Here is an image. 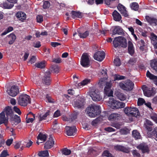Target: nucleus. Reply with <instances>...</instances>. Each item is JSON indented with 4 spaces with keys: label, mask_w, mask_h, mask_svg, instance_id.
<instances>
[{
    "label": "nucleus",
    "mask_w": 157,
    "mask_h": 157,
    "mask_svg": "<svg viewBox=\"0 0 157 157\" xmlns=\"http://www.w3.org/2000/svg\"><path fill=\"white\" fill-rule=\"evenodd\" d=\"M133 157H140V155L136 150H133L131 151Z\"/></svg>",
    "instance_id": "43"
},
{
    "label": "nucleus",
    "mask_w": 157,
    "mask_h": 157,
    "mask_svg": "<svg viewBox=\"0 0 157 157\" xmlns=\"http://www.w3.org/2000/svg\"><path fill=\"white\" fill-rule=\"evenodd\" d=\"M45 63L46 62L44 61L36 63L35 66L38 68H43L45 66Z\"/></svg>",
    "instance_id": "35"
},
{
    "label": "nucleus",
    "mask_w": 157,
    "mask_h": 157,
    "mask_svg": "<svg viewBox=\"0 0 157 157\" xmlns=\"http://www.w3.org/2000/svg\"><path fill=\"white\" fill-rule=\"evenodd\" d=\"M142 89L144 95L147 97H150L154 96L155 94V90L153 88H149L145 85H143Z\"/></svg>",
    "instance_id": "7"
},
{
    "label": "nucleus",
    "mask_w": 157,
    "mask_h": 157,
    "mask_svg": "<svg viewBox=\"0 0 157 157\" xmlns=\"http://www.w3.org/2000/svg\"><path fill=\"white\" fill-rule=\"evenodd\" d=\"M18 104L22 106H26L31 103V98L29 96L26 94H21L17 99Z\"/></svg>",
    "instance_id": "2"
},
{
    "label": "nucleus",
    "mask_w": 157,
    "mask_h": 157,
    "mask_svg": "<svg viewBox=\"0 0 157 157\" xmlns=\"http://www.w3.org/2000/svg\"><path fill=\"white\" fill-rule=\"evenodd\" d=\"M117 97L121 101L124 100L126 98L125 95L120 92L118 93L117 94Z\"/></svg>",
    "instance_id": "45"
},
{
    "label": "nucleus",
    "mask_w": 157,
    "mask_h": 157,
    "mask_svg": "<svg viewBox=\"0 0 157 157\" xmlns=\"http://www.w3.org/2000/svg\"><path fill=\"white\" fill-rule=\"evenodd\" d=\"M85 104L84 100L80 98L75 102L74 103V107L78 109L81 108L83 107Z\"/></svg>",
    "instance_id": "19"
},
{
    "label": "nucleus",
    "mask_w": 157,
    "mask_h": 157,
    "mask_svg": "<svg viewBox=\"0 0 157 157\" xmlns=\"http://www.w3.org/2000/svg\"><path fill=\"white\" fill-rule=\"evenodd\" d=\"M13 141V139L12 138L8 139L6 142V144L8 146H10L12 144Z\"/></svg>",
    "instance_id": "64"
},
{
    "label": "nucleus",
    "mask_w": 157,
    "mask_h": 157,
    "mask_svg": "<svg viewBox=\"0 0 157 157\" xmlns=\"http://www.w3.org/2000/svg\"><path fill=\"white\" fill-rule=\"evenodd\" d=\"M38 155L39 157H47L49 156V153L48 150L39 151Z\"/></svg>",
    "instance_id": "36"
},
{
    "label": "nucleus",
    "mask_w": 157,
    "mask_h": 157,
    "mask_svg": "<svg viewBox=\"0 0 157 157\" xmlns=\"http://www.w3.org/2000/svg\"><path fill=\"white\" fill-rule=\"evenodd\" d=\"M54 144V141L52 135H50L48 140L45 143L44 147L46 149H49L52 147Z\"/></svg>",
    "instance_id": "15"
},
{
    "label": "nucleus",
    "mask_w": 157,
    "mask_h": 157,
    "mask_svg": "<svg viewBox=\"0 0 157 157\" xmlns=\"http://www.w3.org/2000/svg\"><path fill=\"white\" fill-rule=\"evenodd\" d=\"M113 32L114 35H123L124 34L123 29L119 26H116L113 30Z\"/></svg>",
    "instance_id": "20"
},
{
    "label": "nucleus",
    "mask_w": 157,
    "mask_h": 157,
    "mask_svg": "<svg viewBox=\"0 0 157 157\" xmlns=\"http://www.w3.org/2000/svg\"><path fill=\"white\" fill-rule=\"evenodd\" d=\"M130 6L132 9L135 11L138 10L139 6L138 3L136 2H133L131 3L130 5Z\"/></svg>",
    "instance_id": "40"
},
{
    "label": "nucleus",
    "mask_w": 157,
    "mask_h": 157,
    "mask_svg": "<svg viewBox=\"0 0 157 157\" xmlns=\"http://www.w3.org/2000/svg\"><path fill=\"white\" fill-rule=\"evenodd\" d=\"M16 17L22 22H23L25 19L26 15L25 13L21 12H18L16 14Z\"/></svg>",
    "instance_id": "22"
},
{
    "label": "nucleus",
    "mask_w": 157,
    "mask_h": 157,
    "mask_svg": "<svg viewBox=\"0 0 157 157\" xmlns=\"http://www.w3.org/2000/svg\"><path fill=\"white\" fill-rule=\"evenodd\" d=\"M109 104L113 109L122 108L125 106V104L122 102L116 101L113 98H110L109 101Z\"/></svg>",
    "instance_id": "6"
},
{
    "label": "nucleus",
    "mask_w": 157,
    "mask_h": 157,
    "mask_svg": "<svg viewBox=\"0 0 157 157\" xmlns=\"http://www.w3.org/2000/svg\"><path fill=\"white\" fill-rule=\"evenodd\" d=\"M146 19L149 23H154L155 25H157V19L147 16L146 17Z\"/></svg>",
    "instance_id": "29"
},
{
    "label": "nucleus",
    "mask_w": 157,
    "mask_h": 157,
    "mask_svg": "<svg viewBox=\"0 0 157 157\" xmlns=\"http://www.w3.org/2000/svg\"><path fill=\"white\" fill-rule=\"evenodd\" d=\"M90 96L92 100L95 101H99L102 98V96L98 92H97L95 91L92 92L90 93Z\"/></svg>",
    "instance_id": "14"
},
{
    "label": "nucleus",
    "mask_w": 157,
    "mask_h": 157,
    "mask_svg": "<svg viewBox=\"0 0 157 157\" xmlns=\"http://www.w3.org/2000/svg\"><path fill=\"white\" fill-rule=\"evenodd\" d=\"M51 114V111L48 110L44 114H41L39 117L38 118L39 121H40L43 120H46L47 117L49 116Z\"/></svg>",
    "instance_id": "27"
},
{
    "label": "nucleus",
    "mask_w": 157,
    "mask_h": 157,
    "mask_svg": "<svg viewBox=\"0 0 157 157\" xmlns=\"http://www.w3.org/2000/svg\"><path fill=\"white\" fill-rule=\"evenodd\" d=\"M119 86L122 90L128 91L132 90L134 87V84L130 80L128 79L124 82H120Z\"/></svg>",
    "instance_id": "5"
},
{
    "label": "nucleus",
    "mask_w": 157,
    "mask_h": 157,
    "mask_svg": "<svg viewBox=\"0 0 157 157\" xmlns=\"http://www.w3.org/2000/svg\"><path fill=\"white\" fill-rule=\"evenodd\" d=\"M51 45L52 47H56L59 45H61V44L58 42H51Z\"/></svg>",
    "instance_id": "62"
},
{
    "label": "nucleus",
    "mask_w": 157,
    "mask_h": 157,
    "mask_svg": "<svg viewBox=\"0 0 157 157\" xmlns=\"http://www.w3.org/2000/svg\"><path fill=\"white\" fill-rule=\"evenodd\" d=\"M112 15L114 20L116 21H121V22H122V20H121V16L116 10L114 11L112 13Z\"/></svg>",
    "instance_id": "18"
},
{
    "label": "nucleus",
    "mask_w": 157,
    "mask_h": 157,
    "mask_svg": "<svg viewBox=\"0 0 157 157\" xmlns=\"http://www.w3.org/2000/svg\"><path fill=\"white\" fill-rule=\"evenodd\" d=\"M132 135L136 139H140V138L141 135L140 134L137 130L133 131Z\"/></svg>",
    "instance_id": "34"
},
{
    "label": "nucleus",
    "mask_w": 157,
    "mask_h": 157,
    "mask_svg": "<svg viewBox=\"0 0 157 157\" xmlns=\"http://www.w3.org/2000/svg\"><path fill=\"white\" fill-rule=\"evenodd\" d=\"M137 148L141 150L143 153H148L149 151L148 146L145 144H141L137 146Z\"/></svg>",
    "instance_id": "17"
},
{
    "label": "nucleus",
    "mask_w": 157,
    "mask_h": 157,
    "mask_svg": "<svg viewBox=\"0 0 157 157\" xmlns=\"http://www.w3.org/2000/svg\"><path fill=\"white\" fill-rule=\"evenodd\" d=\"M90 80L89 79H85L84 80H83L82 82L80 83H79L78 84V86H84L86 84H88L89 83H90Z\"/></svg>",
    "instance_id": "42"
},
{
    "label": "nucleus",
    "mask_w": 157,
    "mask_h": 157,
    "mask_svg": "<svg viewBox=\"0 0 157 157\" xmlns=\"http://www.w3.org/2000/svg\"><path fill=\"white\" fill-rule=\"evenodd\" d=\"M113 44L115 48L120 46L123 48H126L127 46L126 40L124 37L122 36L115 37L113 41Z\"/></svg>",
    "instance_id": "3"
},
{
    "label": "nucleus",
    "mask_w": 157,
    "mask_h": 157,
    "mask_svg": "<svg viewBox=\"0 0 157 157\" xmlns=\"http://www.w3.org/2000/svg\"><path fill=\"white\" fill-rule=\"evenodd\" d=\"M80 63L84 67H88L90 66V61L89 56L87 54H83L81 58Z\"/></svg>",
    "instance_id": "8"
},
{
    "label": "nucleus",
    "mask_w": 157,
    "mask_h": 157,
    "mask_svg": "<svg viewBox=\"0 0 157 157\" xmlns=\"http://www.w3.org/2000/svg\"><path fill=\"white\" fill-rule=\"evenodd\" d=\"M9 155L7 150H4L2 152L0 155V157H6Z\"/></svg>",
    "instance_id": "48"
},
{
    "label": "nucleus",
    "mask_w": 157,
    "mask_h": 157,
    "mask_svg": "<svg viewBox=\"0 0 157 157\" xmlns=\"http://www.w3.org/2000/svg\"><path fill=\"white\" fill-rule=\"evenodd\" d=\"M100 121V118H97L95 119L94 120H93L92 121L91 124L92 125H95L97 124H98Z\"/></svg>",
    "instance_id": "52"
},
{
    "label": "nucleus",
    "mask_w": 157,
    "mask_h": 157,
    "mask_svg": "<svg viewBox=\"0 0 157 157\" xmlns=\"http://www.w3.org/2000/svg\"><path fill=\"white\" fill-rule=\"evenodd\" d=\"M120 132L121 134L123 135H126L128 133V130L124 128L121 129Z\"/></svg>",
    "instance_id": "57"
},
{
    "label": "nucleus",
    "mask_w": 157,
    "mask_h": 157,
    "mask_svg": "<svg viewBox=\"0 0 157 157\" xmlns=\"http://www.w3.org/2000/svg\"><path fill=\"white\" fill-rule=\"evenodd\" d=\"M77 32L78 35L81 38H86L89 35V32L88 31H86L84 33H82V29H78L77 30Z\"/></svg>",
    "instance_id": "21"
},
{
    "label": "nucleus",
    "mask_w": 157,
    "mask_h": 157,
    "mask_svg": "<svg viewBox=\"0 0 157 157\" xmlns=\"http://www.w3.org/2000/svg\"><path fill=\"white\" fill-rule=\"evenodd\" d=\"M2 112H3L5 115H6L8 119L9 118L10 120H12L14 114L11 107L8 106L6 107Z\"/></svg>",
    "instance_id": "9"
},
{
    "label": "nucleus",
    "mask_w": 157,
    "mask_h": 157,
    "mask_svg": "<svg viewBox=\"0 0 157 157\" xmlns=\"http://www.w3.org/2000/svg\"><path fill=\"white\" fill-rule=\"evenodd\" d=\"M102 155L103 156L110 157L112 154L107 150L103 152Z\"/></svg>",
    "instance_id": "55"
},
{
    "label": "nucleus",
    "mask_w": 157,
    "mask_h": 157,
    "mask_svg": "<svg viewBox=\"0 0 157 157\" xmlns=\"http://www.w3.org/2000/svg\"><path fill=\"white\" fill-rule=\"evenodd\" d=\"M150 64L153 69L157 72V60L155 59L151 60Z\"/></svg>",
    "instance_id": "32"
},
{
    "label": "nucleus",
    "mask_w": 157,
    "mask_h": 157,
    "mask_svg": "<svg viewBox=\"0 0 157 157\" xmlns=\"http://www.w3.org/2000/svg\"><path fill=\"white\" fill-rule=\"evenodd\" d=\"M65 129L67 134L68 136L75 135L76 133L77 129L75 126L71 127L66 126Z\"/></svg>",
    "instance_id": "12"
},
{
    "label": "nucleus",
    "mask_w": 157,
    "mask_h": 157,
    "mask_svg": "<svg viewBox=\"0 0 157 157\" xmlns=\"http://www.w3.org/2000/svg\"><path fill=\"white\" fill-rule=\"evenodd\" d=\"M146 122L144 125L152 126L153 125V123L150 120L146 119L145 121Z\"/></svg>",
    "instance_id": "61"
},
{
    "label": "nucleus",
    "mask_w": 157,
    "mask_h": 157,
    "mask_svg": "<svg viewBox=\"0 0 157 157\" xmlns=\"http://www.w3.org/2000/svg\"><path fill=\"white\" fill-rule=\"evenodd\" d=\"M47 136L46 135L43 134L41 133H40L37 136L38 140L45 141L46 140Z\"/></svg>",
    "instance_id": "39"
},
{
    "label": "nucleus",
    "mask_w": 157,
    "mask_h": 157,
    "mask_svg": "<svg viewBox=\"0 0 157 157\" xmlns=\"http://www.w3.org/2000/svg\"><path fill=\"white\" fill-rule=\"evenodd\" d=\"M122 147V145H117L114 146V148L117 151H121Z\"/></svg>",
    "instance_id": "63"
},
{
    "label": "nucleus",
    "mask_w": 157,
    "mask_h": 157,
    "mask_svg": "<svg viewBox=\"0 0 157 157\" xmlns=\"http://www.w3.org/2000/svg\"><path fill=\"white\" fill-rule=\"evenodd\" d=\"M151 134L156 138H157V127L154 129V130L152 132Z\"/></svg>",
    "instance_id": "59"
},
{
    "label": "nucleus",
    "mask_w": 157,
    "mask_h": 157,
    "mask_svg": "<svg viewBox=\"0 0 157 157\" xmlns=\"http://www.w3.org/2000/svg\"><path fill=\"white\" fill-rule=\"evenodd\" d=\"M21 144L20 142H16L14 146V148L16 149H18L20 147Z\"/></svg>",
    "instance_id": "60"
},
{
    "label": "nucleus",
    "mask_w": 157,
    "mask_h": 157,
    "mask_svg": "<svg viewBox=\"0 0 157 157\" xmlns=\"http://www.w3.org/2000/svg\"><path fill=\"white\" fill-rule=\"evenodd\" d=\"M151 42L153 45L154 48H157V36L154 33L151 34Z\"/></svg>",
    "instance_id": "24"
},
{
    "label": "nucleus",
    "mask_w": 157,
    "mask_h": 157,
    "mask_svg": "<svg viewBox=\"0 0 157 157\" xmlns=\"http://www.w3.org/2000/svg\"><path fill=\"white\" fill-rule=\"evenodd\" d=\"M51 68L54 72L56 73H58L59 72V67L56 65H52L51 66Z\"/></svg>",
    "instance_id": "46"
},
{
    "label": "nucleus",
    "mask_w": 157,
    "mask_h": 157,
    "mask_svg": "<svg viewBox=\"0 0 157 157\" xmlns=\"http://www.w3.org/2000/svg\"><path fill=\"white\" fill-rule=\"evenodd\" d=\"M8 36L10 38L9 44L10 45L13 44L16 39V35L14 33H12L8 35Z\"/></svg>",
    "instance_id": "28"
},
{
    "label": "nucleus",
    "mask_w": 157,
    "mask_h": 157,
    "mask_svg": "<svg viewBox=\"0 0 157 157\" xmlns=\"http://www.w3.org/2000/svg\"><path fill=\"white\" fill-rule=\"evenodd\" d=\"M105 53L103 51H98L96 52L94 55V59L98 61H101L105 58Z\"/></svg>",
    "instance_id": "11"
},
{
    "label": "nucleus",
    "mask_w": 157,
    "mask_h": 157,
    "mask_svg": "<svg viewBox=\"0 0 157 157\" xmlns=\"http://www.w3.org/2000/svg\"><path fill=\"white\" fill-rule=\"evenodd\" d=\"M52 62H53L56 63H59L61 62V60L60 58H58L56 59H53Z\"/></svg>",
    "instance_id": "58"
},
{
    "label": "nucleus",
    "mask_w": 157,
    "mask_h": 157,
    "mask_svg": "<svg viewBox=\"0 0 157 157\" xmlns=\"http://www.w3.org/2000/svg\"><path fill=\"white\" fill-rule=\"evenodd\" d=\"M62 153L66 155H69L71 153V151L67 148H63L62 150Z\"/></svg>",
    "instance_id": "41"
},
{
    "label": "nucleus",
    "mask_w": 157,
    "mask_h": 157,
    "mask_svg": "<svg viewBox=\"0 0 157 157\" xmlns=\"http://www.w3.org/2000/svg\"><path fill=\"white\" fill-rule=\"evenodd\" d=\"M29 115H31L33 116V118H29L26 120L27 123H29L30 122L32 123L35 119V116L32 112H30L29 113Z\"/></svg>",
    "instance_id": "44"
},
{
    "label": "nucleus",
    "mask_w": 157,
    "mask_h": 157,
    "mask_svg": "<svg viewBox=\"0 0 157 157\" xmlns=\"http://www.w3.org/2000/svg\"><path fill=\"white\" fill-rule=\"evenodd\" d=\"M71 16L73 18H81L82 17V13L79 11H72Z\"/></svg>",
    "instance_id": "26"
},
{
    "label": "nucleus",
    "mask_w": 157,
    "mask_h": 157,
    "mask_svg": "<svg viewBox=\"0 0 157 157\" xmlns=\"http://www.w3.org/2000/svg\"><path fill=\"white\" fill-rule=\"evenodd\" d=\"M146 76L150 79L155 80L157 79V76L151 74L149 71H147L146 73Z\"/></svg>",
    "instance_id": "37"
},
{
    "label": "nucleus",
    "mask_w": 157,
    "mask_h": 157,
    "mask_svg": "<svg viewBox=\"0 0 157 157\" xmlns=\"http://www.w3.org/2000/svg\"><path fill=\"white\" fill-rule=\"evenodd\" d=\"M121 151L126 153H128L129 152V150L128 147H126L123 146L122 147Z\"/></svg>",
    "instance_id": "53"
},
{
    "label": "nucleus",
    "mask_w": 157,
    "mask_h": 157,
    "mask_svg": "<svg viewBox=\"0 0 157 157\" xmlns=\"http://www.w3.org/2000/svg\"><path fill=\"white\" fill-rule=\"evenodd\" d=\"M13 109L14 111L15 112L18 113L19 115H20L21 112L19 108H18L17 106H14L13 108Z\"/></svg>",
    "instance_id": "54"
},
{
    "label": "nucleus",
    "mask_w": 157,
    "mask_h": 157,
    "mask_svg": "<svg viewBox=\"0 0 157 157\" xmlns=\"http://www.w3.org/2000/svg\"><path fill=\"white\" fill-rule=\"evenodd\" d=\"M145 102V100L141 98H138L137 101L138 105H143Z\"/></svg>",
    "instance_id": "51"
},
{
    "label": "nucleus",
    "mask_w": 157,
    "mask_h": 157,
    "mask_svg": "<svg viewBox=\"0 0 157 157\" xmlns=\"http://www.w3.org/2000/svg\"><path fill=\"white\" fill-rule=\"evenodd\" d=\"M128 53L131 56L133 55L135 52L133 44L130 41H128Z\"/></svg>",
    "instance_id": "25"
},
{
    "label": "nucleus",
    "mask_w": 157,
    "mask_h": 157,
    "mask_svg": "<svg viewBox=\"0 0 157 157\" xmlns=\"http://www.w3.org/2000/svg\"><path fill=\"white\" fill-rule=\"evenodd\" d=\"M41 46L40 42L39 41H37L36 43H34L33 46L34 48H39Z\"/></svg>",
    "instance_id": "56"
},
{
    "label": "nucleus",
    "mask_w": 157,
    "mask_h": 157,
    "mask_svg": "<svg viewBox=\"0 0 157 157\" xmlns=\"http://www.w3.org/2000/svg\"><path fill=\"white\" fill-rule=\"evenodd\" d=\"M124 110L125 113L129 116L136 117L140 115L138 109L136 107H127L124 109Z\"/></svg>",
    "instance_id": "4"
},
{
    "label": "nucleus",
    "mask_w": 157,
    "mask_h": 157,
    "mask_svg": "<svg viewBox=\"0 0 157 157\" xmlns=\"http://www.w3.org/2000/svg\"><path fill=\"white\" fill-rule=\"evenodd\" d=\"M36 19L37 22L40 23L42 22L43 21V16L42 15H38L36 16Z\"/></svg>",
    "instance_id": "50"
},
{
    "label": "nucleus",
    "mask_w": 157,
    "mask_h": 157,
    "mask_svg": "<svg viewBox=\"0 0 157 157\" xmlns=\"http://www.w3.org/2000/svg\"><path fill=\"white\" fill-rule=\"evenodd\" d=\"M51 72L49 71L45 72L44 78L43 79V83L46 85H49L50 84L51 80L50 79Z\"/></svg>",
    "instance_id": "16"
},
{
    "label": "nucleus",
    "mask_w": 157,
    "mask_h": 157,
    "mask_svg": "<svg viewBox=\"0 0 157 157\" xmlns=\"http://www.w3.org/2000/svg\"><path fill=\"white\" fill-rule=\"evenodd\" d=\"M114 81L126 79V77L123 75H121L118 74H115L113 75Z\"/></svg>",
    "instance_id": "33"
},
{
    "label": "nucleus",
    "mask_w": 157,
    "mask_h": 157,
    "mask_svg": "<svg viewBox=\"0 0 157 157\" xmlns=\"http://www.w3.org/2000/svg\"><path fill=\"white\" fill-rule=\"evenodd\" d=\"M10 120L11 121H14L16 123H17V124L21 122L20 117L19 116H18L17 115H14V116L13 117L12 120L10 119Z\"/></svg>",
    "instance_id": "38"
},
{
    "label": "nucleus",
    "mask_w": 157,
    "mask_h": 157,
    "mask_svg": "<svg viewBox=\"0 0 157 157\" xmlns=\"http://www.w3.org/2000/svg\"><path fill=\"white\" fill-rule=\"evenodd\" d=\"M120 117V115L117 113H112L108 117V119L112 121L117 120Z\"/></svg>",
    "instance_id": "23"
},
{
    "label": "nucleus",
    "mask_w": 157,
    "mask_h": 157,
    "mask_svg": "<svg viewBox=\"0 0 157 157\" xmlns=\"http://www.w3.org/2000/svg\"><path fill=\"white\" fill-rule=\"evenodd\" d=\"M117 8L123 16L125 17H128L129 15L128 12L124 6L121 4L119 3L117 6Z\"/></svg>",
    "instance_id": "13"
},
{
    "label": "nucleus",
    "mask_w": 157,
    "mask_h": 157,
    "mask_svg": "<svg viewBox=\"0 0 157 157\" xmlns=\"http://www.w3.org/2000/svg\"><path fill=\"white\" fill-rule=\"evenodd\" d=\"M7 120H9V119L6 117H5L3 112L0 113V125L3 124L5 121H7Z\"/></svg>",
    "instance_id": "30"
},
{
    "label": "nucleus",
    "mask_w": 157,
    "mask_h": 157,
    "mask_svg": "<svg viewBox=\"0 0 157 157\" xmlns=\"http://www.w3.org/2000/svg\"><path fill=\"white\" fill-rule=\"evenodd\" d=\"M7 92L10 96L14 97L19 93V89L17 86H13L10 90H8Z\"/></svg>",
    "instance_id": "10"
},
{
    "label": "nucleus",
    "mask_w": 157,
    "mask_h": 157,
    "mask_svg": "<svg viewBox=\"0 0 157 157\" xmlns=\"http://www.w3.org/2000/svg\"><path fill=\"white\" fill-rule=\"evenodd\" d=\"M1 6L4 9H10L12 8L14 6L13 4H10L9 3L4 2L1 4Z\"/></svg>",
    "instance_id": "31"
},
{
    "label": "nucleus",
    "mask_w": 157,
    "mask_h": 157,
    "mask_svg": "<svg viewBox=\"0 0 157 157\" xmlns=\"http://www.w3.org/2000/svg\"><path fill=\"white\" fill-rule=\"evenodd\" d=\"M50 6V3L48 1H45L44 2V4L43 5V7L44 9L48 8Z\"/></svg>",
    "instance_id": "49"
},
{
    "label": "nucleus",
    "mask_w": 157,
    "mask_h": 157,
    "mask_svg": "<svg viewBox=\"0 0 157 157\" xmlns=\"http://www.w3.org/2000/svg\"><path fill=\"white\" fill-rule=\"evenodd\" d=\"M86 111L88 116L90 117H94L101 113L100 106L94 104L90 105L86 108Z\"/></svg>",
    "instance_id": "1"
},
{
    "label": "nucleus",
    "mask_w": 157,
    "mask_h": 157,
    "mask_svg": "<svg viewBox=\"0 0 157 157\" xmlns=\"http://www.w3.org/2000/svg\"><path fill=\"white\" fill-rule=\"evenodd\" d=\"M113 63L116 66H119L121 65V60L119 58H116L114 59Z\"/></svg>",
    "instance_id": "47"
}]
</instances>
